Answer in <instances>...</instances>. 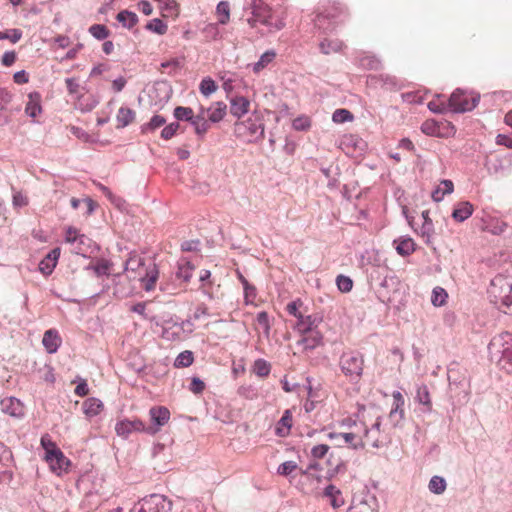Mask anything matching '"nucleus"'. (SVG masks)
Instances as JSON below:
<instances>
[{"label": "nucleus", "mask_w": 512, "mask_h": 512, "mask_svg": "<svg viewBox=\"0 0 512 512\" xmlns=\"http://www.w3.org/2000/svg\"><path fill=\"white\" fill-rule=\"evenodd\" d=\"M339 428L360 437L359 449H363L366 445L379 447L386 439L385 432L381 428L379 412L372 407H360L357 413L341 419Z\"/></svg>", "instance_id": "obj_1"}, {"label": "nucleus", "mask_w": 512, "mask_h": 512, "mask_svg": "<svg viewBox=\"0 0 512 512\" xmlns=\"http://www.w3.org/2000/svg\"><path fill=\"white\" fill-rule=\"evenodd\" d=\"M125 271L130 279H138L146 291H152L156 287L159 271L154 263L145 265L141 256L131 253L125 263Z\"/></svg>", "instance_id": "obj_2"}, {"label": "nucleus", "mask_w": 512, "mask_h": 512, "mask_svg": "<svg viewBox=\"0 0 512 512\" xmlns=\"http://www.w3.org/2000/svg\"><path fill=\"white\" fill-rule=\"evenodd\" d=\"M490 360L506 373L512 374V333L503 332L492 338L488 345Z\"/></svg>", "instance_id": "obj_3"}, {"label": "nucleus", "mask_w": 512, "mask_h": 512, "mask_svg": "<svg viewBox=\"0 0 512 512\" xmlns=\"http://www.w3.org/2000/svg\"><path fill=\"white\" fill-rule=\"evenodd\" d=\"M488 294L493 302L504 313L512 314V277L497 275L490 284Z\"/></svg>", "instance_id": "obj_4"}, {"label": "nucleus", "mask_w": 512, "mask_h": 512, "mask_svg": "<svg viewBox=\"0 0 512 512\" xmlns=\"http://www.w3.org/2000/svg\"><path fill=\"white\" fill-rule=\"evenodd\" d=\"M347 17L339 3H328L315 17V25L324 31H334Z\"/></svg>", "instance_id": "obj_5"}, {"label": "nucleus", "mask_w": 512, "mask_h": 512, "mask_svg": "<svg viewBox=\"0 0 512 512\" xmlns=\"http://www.w3.org/2000/svg\"><path fill=\"white\" fill-rule=\"evenodd\" d=\"M340 368L351 381L359 380L364 368L363 356L356 352L344 353L340 358Z\"/></svg>", "instance_id": "obj_6"}, {"label": "nucleus", "mask_w": 512, "mask_h": 512, "mask_svg": "<svg viewBox=\"0 0 512 512\" xmlns=\"http://www.w3.org/2000/svg\"><path fill=\"white\" fill-rule=\"evenodd\" d=\"M172 502L164 495L151 494L140 500L131 512H170Z\"/></svg>", "instance_id": "obj_7"}, {"label": "nucleus", "mask_w": 512, "mask_h": 512, "mask_svg": "<svg viewBox=\"0 0 512 512\" xmlns=\"http://www.w3.org/2000/svg\"><path fill=\"white\" fill-rule=\"evenodd\" d=\"M272 10L263 0H252L251 17L247 19L250 27L255 28L258 24L271 25Z\"/></svg>", "instance_id": "obj_8"}, {"label": "nucleus", "mask_w": 512, "mask_h": 512, "mask_svg": "<svg viewBox=\"0 0 512 512\" xmlns=\"http://www.w3.org/2000/svg\"><path fill=\"white\" fill-rule=\"evenodd\" d=\"M421 130L424 134L436 137H449L455 134L454 126L448 121H435L428 119L421 125Z\"/></svg>", "instance_id": "obj_9"}, {"label": "nucleus", "mask_w": 512, "mask_h": 512, "mask_svg": "<svg viewBox=\"0 0 512 512\" xmlns=\"http://www.w3.org/2000/svg\"><path fill=\"white\" fill-rule=\"evenodd\" d=\"M477 104L475 98L468 95L466 92L462 90H455L450 98L448 106L454 112H465L472 110Z\"/></svg>", "instance_id": "obj_10"}, {"label": "nucleus", "mask_w": 512, "mask_h": 512, "mask_svg": "<svg viewBox=\"0 0 512 512\" xmlns=\"http://www.w3.org/2000/svg\"><path fill=\"white\" fill-rule=\"evenodd\" d=\"M328 438L334 442L337 447H348L354 450H358L360 446V437L353 433H346V431L340 429L339 432L328 433Z\"/></svg>", "instance_id": "obj_11"}, {"label": "nucleus", "mask_w": 512, "mask_h": 512, "mask_svg": "<svg viewBox=\"0 0 512 512\" xmlns=\"http://www.w3.org/2000/svg\"><path fill=\"white\" fill-rule=\"evenodd\" d=\"M152 425L147 427V433L155 434L168 423L170 411L164 406H154L149 410Z\"/></svg>", "instance_id": "obj_12"}, {"label": "nucleus", "mask_w": 512, "mask_h": 512, "mask_svg": "<svg viewBox=\"0 0 512 512\" xmlns=\"http://www.w3.org/2000/svg\"><path fill=\"white\" fill-rule=\"evenodd\" d=\"M44 459L48 463L51 470L57 473L66 471L70 464L69 459L59 448L54 450L52 454H45Z\"/></svg>", "instance_id": "obj_13"}, {"label": "nucleus", "mask_w": 512, "mask_h": 512, "mask_svg": "<svg viewBox=\"0 0 512 512\" xmlns=\"http://www.w3.org/2000/svg\"><path fill=\"white\" fill-rule=\"evenodd\" d=\"M115 430L119 436H128L132 432H147V426L140 419H125L116 424Z\"/></svg>", "instance_id": "obj_14"}, {"label": "nucleus", "mask_w": 512, "mask_h": 512, "mask_svg": "<svg viewBox=\"0 0 512 512\" xmlns=\"http://www.w3.org/2000/svg\"><path fill=\"white\" fill-rule=\"evenodd\" d=\"M322 342L323 335L318 329H316L300 334V339L298 340L297 344L302 347L303 351H308L319 347L322 345Z\"/></svg>", "instance_id": "obj_15"}, {"label": "nucleus", "mask_w": 512, "mask_h": 512, "mask_svg": "<svg viewBox=\"0 0 512 512\" xmlns=\"http://www.w3.org/2000/svg\"><path fill=\"white\" fill-rule=\"evenodd\" d=\"M235 131L240 137H248L254 136L259 132L262 134L264 132V128L262 124L257 123L252 119H248L247 121L237 122L235 124Z\"/></svg>", "instance_id": "obj_16"}, {"label": "nucleus", "mask_w": 512, "mask_h": 512, "mask_svg": "<svg viewBox=\"0 0 512 512\" xmlns=\"http://www.w3.org/2000/svg\"><path fill=\"white\" fill-rule=\"evenodd\" d=\"M292 426H293V414L290 409H287L283 412L282 417L276 423L275 434L278 437L285 438L290 435Z\"/></svg>", "instance_id": "obj_17"}, {"label": "nucleus", "mask_w": 512, "mask_h": 512, "mask_svg": "<svg viewBox=\"0 0 512 512\" xmlns=\"http://www.w3.org/2000/svg\"><path fill=\"white\" fill-rule=\"evenodd\" d=\"M61 343L62 339L59 335V332L56 329H49L45 331L42 339V344L48 353L52 354L57 352Z\"/></svg>", "instance_id": "obj_18"}, {"label": "nucleus", "mask_w": 512, "mask_h": 512, "mask_svg": "<svg viewBox=\"0 0 512 512\" xmlns=\"http://www.w3.org/2000/svg\"><path fill=\"white\" fill-rule=\"evenodd\" d=\"M0 408H1L2 412L6 413L10 416L18 417L23 414L22 403L14 397L3 398L0 401Z\"/></svg>", "instance_id": "obj_19"}, {"label": "nucleus", "mask_w": 512, "mask_h": 512, "mask_svg": "<svg viewBox=\"0 0 512 512\" xmlns=\"http://www.w3.org/2000/svg\"><path fill=\"white\" fill-rule=\"evenodd\" d=\"M320 322L321 318H318L314 315H305L302 319L295 323L294 329L300 335L316 330Z\"/></svg>", "instance_id": "obj_20"}, {"label": "nucleus", "mask_w": 512, "mask_h": 512, "mask_svg": "<svg viewBox=\"0 0 512 512\" xmlns=\"http://www.w3.org/2000/svg\"><path fill=\"white\" fill-rule=\"evenodd\" d=\"M250 109V101L243 96H236L230 100V113L241 118L248 113Z\"/></svg>", "instance_id": "obj_21"}, {"label": "nucleus", "mask_w": 512, "mask_h": 512, "mask_svg": "<svg viewBox=\"0 0 512 512\" xmlns=\"http://www.w3.org/2000/svg\"><path fill=\"white\" fill-rule=\"evenodd\" d=\"M59 256V248H55L52 251H50L39 263L40 272L43 273L44 275H50L53 272L54 268L56 267Z\"/></svg>", "instance_id": "obj_22"}, {"label": "nucleus", "mask_w": 512, "mask_h": 512, "mask_svg": "<svg viewBox=\"0 0 512 512\" xmlns=\"http://www.w3.org/2000/svg\"><path fill=\"white\" fill-rule=\"evenodd\" d=\"M397 253L401 256H409L416 250V243L411 237L402 236L393 241Z\"/></svg>", "instance_id": "obj_23"}, {"label": "nucleus", "mask_w": 512, "mask_h": 512, "mask_svg": "<svg viewBox=\"0 0 512 512\" xmlns=\"http://www.w3.org/2000/svg\"><path fill=\"white\" fill-rule=\"evenodd\" d=\"M41 112V94L36 91L29 93L25 113L32 118H36Z\"/></svg>", "instance_id": "obj_24"}, {"label": "nucleus", "mask_w": 512, "mask_h": 512, "mask_svg": "<svg viewBox=\"0 0 512 512\" xmlns=\"http://www.w3.org/2000/svg\"><path fill=\"white\" fill-rule=\"evenodd\" d=\"M474 211V206L469 201H462L456 204L452 218L457 222H463L468 219Z\"/></svg>", "instance_id": "obj_25"}, {"label": "nucleus", "mask_w": 512, "mask_h": 512, "mask_svg": "<svg viewBox=\"0 0 512 512\" xmlns=\"http://www.w3.org/2000/svg\"><path fill=\"white\" fill-rule=\"evenodd\" d=\"M83 412L88 418L95 417L103 410V403L97 398H88L83 402Z\"/></svg>", "instance_id": "obj_26"}, {"label": "nucleus", "mask_w": 512, "mask_h": 512, "mask_svg": "<svg viewBox=\"0 0 512 512\" xmlns=\"http://www.w3.org/2000/svg\"><path fill=\"white\" fill-rule=\"evenodd\" d=\"M135 119V112L128 107H121L116 116L117 128H124Z\"/></svg>", "instance_id": "obj_27"}, {"label": "nucleus", "mask_w": 512, "mask_h": 512, "mask_svg": "<svg viewBox=\"0 0 512 512\" xmlns=\"http://www.w3.org/2000/svg\"><path fill=\"white\" fill-rule=\"evenodd\" d=\"M344 47V43L339 39H324L320 42L319 48L324 54L338 53Z\"/></svg>", "instance_id": "obj_28"}, {"label": "nucleus", "mask_w": 512, "mask_h": 512, "mask_svg": "<svg viewBox=\"0 0 512 512\" xmlns=\"http://www.w3.org/2000/svg\"><path fill=\"white\" fill-rule=\"evenodd\" d=\"M453 190L454 184L451 180H442L440 185L432 192V199L435 202H440L445 195L451 194Z\"/></svg>", "instance_id": "obj_29"}, {"label": "nucleus", "mask_w": 512, "mask_h": 512, "mask_svg": "<svg viewBox=\"0 0 512 512\" xmlns=\"http://www.w3.org/2000/svg\"><path fill=\"white\" fill-rule=\"evenodd\" d=\"M209 115L208 119L211 122H219L221 121L224 116L226 115L227 106L224 102H215L211 105V107L208 109Z\"/></svg>", "instance_id": "obj_30"}, {"label": "nucleus", "mask_w": 512, "mask_h": 512, "mask_svg": "<svg viewBox=\"0 0 512 512\" xmlns=\"http://www.w3.org/2000/svg\"><path fill=\"white\" fill-rule=\"evenodd\" d=\"M324 495L329 498L333 508H339L344 503L341 492L334 485H328L325 488Z\"/></svg>", "instance_id": "obj_31"}, {"label": "nucleus", "mask_w": 512, "mask_h": 512, "mask_svg": "<svg viewBox=\"0 0 512 512\" xmlns=\"http://www.w3.org/2000/svg\"><path fill=\"white\" fill-rule=\"evenodd\" d=\"M116 19L119 23L122 24L123 27L131 29L138 22V17L134 12H130L128 10H123L119 12L116 16Z\"/></svg>", "instance_id": "obj_32"}, {"label": "nucleus", "mask_w": 512, "mask_h": 512, "mask_svg": "<svg viewBox=\"0 0 512 512\" xmlns=\"http://www.w3.org/2000/svg\"><path fill=\"white\" fill-rule=\"evenodd\" d=\"M216 17L218 24L226 25L230 21V4L227 1H221L216 7Z\"/></svg>", "instance_id": "obj_33"}, {"label": "nucleus", "mask_w": 512, "mask_h": 512, "mask_svg": "<svg viewBox=\"0 0 512 512\" xmlns=\"http://www.w3.org/2000/svg\"><path fill=\"white\" fill-rule=\"evenodd\" d=\"M304 303L298 298L286 305V311L289 315H292L298 320L302 319L306 314L303 311Z\"/></svg>", "instance_id": "obj_34"}, {"label": "nucleus", "mask_w": 512, "mask_h": 512, "mask_svg": "<svg viewBox=\"0 0 512 512\" xmlns=\"http://www.w3.org/2000/svg\"><path fill=\"white\" fill-rule=\"evenodd\" d=\"M192 125L194 126L197 135L202 136L208 131L210 126L205 118L203 107H201L199 114L196 115Z\"/></svg>", "instance_id": "obj_35"}, {"label": "nucleus", "mask_w": 512, "mask_h": 512, "mask_svg": "<svg viewBox=\"0 0 512 512\" xmlns=\"http://www.w3.org/2000/svg\"><path fill=\"white\" fill-rule=\"evenodd\" d=\"M271 365L264 359H257L252 365V372L258 377L265 378L270 374Z\"/></svg>", "instance_id": "obj_36"}, {"label": "nucleus", "mask_w": 512, "mask_h": 512, "mask_svg": "<svg viewBox=\"0 0 512 512\" xmlns=\"http://www.w3.org/2000/svg\"><path fill=\"white\" fill-rule=\"evenodd\" d=\"M416 399L420 404L426 407V411L432 410L430 392L426 385H422L417 389Z\"/></svg>", "instance_id": "obj_37"}, {"label": "nucleus", "mask_w": 512, "mask_h": 512, "mask_svg": "<svg viewBox=\"0 0 512 512\" xmlns=\"http://www.w3.org/2000/svg\"><path fill=\"white\" fill-rule=\"evenodd\" d=\"M447 484L443 477L433 476L428 484V488L430 492L440 495L443 494L446 490Z\"/></svg>", "instance_id": "obj_38"}, {"label": "nucleus", "mask_w": 512, "mask_h": 512, "mask_svg": "<svg viewBox=\"0 0 512 512\" xmlns=\"http://www.w3.org/2000/svg\"><path fill=\"white\" fill-rule=\"evenodd\" d=\"M77 241L84 242L90 241L84 234H80L79 230L75 227H68L65 231V242L75 244Z\"/></svg>", "instance_id": "obj_39"}, {"label": "nucleus", "mask_w": 512, "mask_h": 512, "mask_svg": "<svg viewBox=\"0 0 512 512\" xmlns=\"http://www.w3.org/2000/svg\"><path fill=\"white\" fill-rule=\"evenodd\" d=\"M448 293L442 287H435L431 295V303L435 307H441L446 304Z\"/></svg>", "instance_id": "obj_40"}, {"label": "nucleus", "mask_w": 512, "mask_h": 512, "mask_svg": "<svg viewBox=\"0 0 512 512\" xmlns=\"http://www.w3.org/2000/svg\"><path fill=\"white\" fill-rule=\"evenodd\" d=\"M194 362L193 353L189 350H185L181 352L174 361V367L176 368H185L192 365Z\"/></svg>", "instance_id": "obj_41"}, {"label": "nucleus", "mask_w": 512, "mask_h": 512, "mask_svg": "<svg viewBox=\"0 0 512 512\" xmlns=\"http://www.w3.org/2000/svg\"><path fill=\"white\" fill-rule=\"evenodd\" d=\"M276 56L274 51H267L261 55L260 59L253 65V71L255 73H259L263 70L268 64H270Z\"/></svg>", "instance_id": "obj_42"}, {"label": "nucleus", "mask_w": 512, "mask_h": 512, "mask_svg": "<svg viewBox=\"0 0 512 512\" xmlns=\"http://www.w3.org/2000/svg\"><path fill=\"white\" fill-rule=\"evenodd\" d=\"M392 397H393L394 403H393V407L390 411V417H393L397 412H399V416H400V418H402L404 415V410H403L404 397L399 391H394L392 393Z\"/></svg>", "instance_id": "obj_43"}, {"label": "nucleus", "mask_w": 512, "mask_h": 512, "mask_svg": "<svg viewBox=\"0 0 512 512\" xmlns=\"http://www.w3.org/2000/svg\"><path fill=\"white\" fill-rule=\"evenodd\" d=\"M174 117L177 120L193 122L195 117L194 112L190 107L177 106L174 109Z\"/></svg>", "instance_id": "obj_44"}, {"label": "nucleus", "mask_w": 512, "mask_h": 512, "mask_svg": "<svg viewBox=\"0 0 512 512\" xmlns=\"http://www.w3.org/2000/svg\"><path fill=\"white\" fill-rule=\"evenodd\" d=\"M256 323H257V328L262 329L263 334L266 337H269L271 325H270L268 313L265 311L259 312L256 316Z\"/></svg>", "instance_id": "obj_45"}, {"label": "nucleus", "mask_w": 512, "mask_h": 512, "mask_svg": "<svg viewBox=\"0 0 512 512\" xmlns=\"http://www.w3.org/2000/svg\"><path fill=\"white\" fill-rule=\"evenodd\" d=\"M193 270L194 266L189 261H182L178 266L177 277L187 282L192 277Z\"/></svg>", "instance_id": "obj_46"}, {"label": "nucleus", "mask_w": 512, "mask_h": 512, "mask_svg": "<svg viewBox=\"0 0 512 512\" xmlns=\"http://www.w3.org/2000/svg\"><path fill=\"white\" fill-rule=\"evenodd\" d=\"M90 268L97 276L109 275L111 270V263L105 259H100L92 264Z\"/></svg>", "instance_id": "obj_47"}, {"label": "nucleus", "mask_w": 512, "mask_h": 512, "mask_svg": "<svg viewBox=\"0 0 512 512\" xmlns=\"http://www.w3.org/2000/svg\"><path fill=\"white\" fill-rule=\"evenodd\" d=\"M89 33L98 40H103L109 37L110 30L102 24H93L89 27Z\"/></svg>", "instance_id": "obj_48"}, {"label": "nucleus", "mask_w": 512, "mask_h": 512, "mask_svg": "<svg viewBox=\"0 0 512 512\" xmlns=\"http://www.w3.org/2000/svg\"><path fill=\"white\" fill-rule=\"evenodd\" d=\"M348 512H376L375 508L366 500H354Z\"/></svg>", "instance_id": "obj_49"}, {"label": "nucleus", "mask_w": 512, "mask_h": 512, "mask_svg": "<svg viewBox=\"0 0 512 512\" xmlns=\"http://www.w3.org/2000/svg\"><path fill=\"white\" fill-rule=\"evenodd\" d=\"M146 29L156 34L164 35L168 30V26L161 19L155 18L147 23Z\"/></svg>", "instance_id": "obj_50"}, {"label": "nucleus", "mask_w": 512, "mask_h": 512, "mask_svg": "<svg viewBox=\"0 0 512 512\" xmlns=\"http://www.w3.org/2000/svg\"><path fill=\"white\" fill-rule=\"evenodd\" d=\"M217 88V84L210 77L203 78L199 86L200 92L206 97L214 93Z\"/></svg>", "instance_id": "obj_51"}, {"label": "nucleus", "mask_w": 512, "mask_h": 512, "mask_svg": "<svg viewBox=\"0 0 512 512\" xmlns=\"http://www.w3.org/2000/svg\"><path fill=\"white\" fill-rule=\"evenodd\" d=\"M354 119L353 114L347 109H337L332 115V120L335 123H344L352 121Z\"/></svg>", "instance_id": "obj_52"}, {"label": "nucleus", "mask_w": 512, "mask_h": 512, "mask_svg": "<svg viewBox=\"0 0 512 512\" xmlns=\"http://www.w3.org/2000/svg\"><path fill=\"white\" fill-rule=\"evenodd\" d=\"M336 285L339 291L343 293H348L353 288V281L350 277L341 274L338 275L336 278Z\"/></svg>", "instance_id": "obj_53"}, {"label": "nucleus", "mask_w": 512, "mask_h": 512, "mask_svg": "<svg viewBox=\"0 0 512 512\" xmlns=\"http://www.w3.org/2000/svg\"><path fill=\"white\" fill-rule=\"evenodd\" d=\"M22 37V32L19 29H10L0 31V40L7 39L12 43H17Z\"/></svg>", "instance_id": "obj_54"}, {"label": "nucleus", "mask_w": 512, "mask_h": 512, "mask_svg": "<svg viewBox=\"0 0 512 512\" xmlns=\"http://www.w3.org/2000/svg\"><path fill=\"white\" fill-rule=\"evenodd\" d=\"M298 468V465L294 461H286L279 465L277 473L281 476H288Z\"/></svg>", "instance_id": "obj_55"}, {"label": "nucleus", "mask_w": 512, "mask_h": 512, "mask_svg": "<svg viewBox=\"0 0 512 512\" xmlns=\"http://www.w3.org/2000/svg\"><path fill=\"white\" fill-rule=\"evenodd\" d=\"M40 443H41L42 448L45 450V454H52V452L58 448V446L52 440V438L49 434H44L41 437Z\"/></svg>", "instance_id": "obj_56"}, {"label": "nucleus", "mask_w": 512, "mask_h": 512, "mask_svg": "<svg viewBox=\"0 0 512 512\" xmlns=\"http://www.w3.org/2000/svg\"><path fill=\"white\" fill-rule=\"evenodd\" d=\"M329 449L330 447L327 444L315 445L311 449V456L317 460L323 459L327 455Z\"/></svg>", "instance_id": "obj_57"}, {"label": "nucleus", "mask_w": 512, "mask_h": 512, "mask_svg": "<svg viewBox=\"0 0 512 512\" xmlns=\"http://www.w3.org/2000/svg\"><path fill=\"white\" fill-rule=\"evenodd\" d=\"M360 64L366 69L376 70L380 66V61L374 56H364L360 59Z\"/></svg>", "instance_id": "obj_58"}, {"label": "nucleus", "mask_w": 512, "mask_h": 512, "mask_svg": "<svg viewBox=\"0 0 512 512\" xmlns=\"http://www.w3.org/2000/svg\"><path fill=\"white\" fill-rule=\"evenodd\" d=\"M311 121L306 116H301L293 120L292 126L297 131H305L309 129Z\"/></svg>", "instance_id": "obj_59"}, {"label": "nucleus", "mask_w": 512, "mask_h": 512, "mask_svg": "<svg viewBox=\"0 0 512 512\" xmlns=\"http://www.w3.org/2000/svg\"><path fill=\"white\" fill-rule=\"evenodd\" d=\"M205 383L198 377H193L189 386V390L194 394H201L205 390Z\"/></svg>", "instance_id": "obj_60"}, {"label": "nucleus", "mask_w": 512, "mask_h": 512, "mask_svg": "<svg viewBox=\"0 0 512 512\" xmlns=\"http://www.w3.org/2000/svg\"><path fill=\"white\" fill-rule=\"evenodd\" d=\"M506 229H507V223L502 220L495 219V220H492L490 223V232L493 234H501V233L505 232Z\"/></svg>", "instance_id": "obj_61"}, {"label": "nucleus", "mask_w": 512, "mask_h": 512, "mask_svg": "<svg viewBox=\"0 0 512 512\" xmlns=\"http://www.w3.org/2000/svg\"><path fill=\"white\" fill-rule=\"evenodd\" d=\"M178 128H179V124L178 123H171V124L167 125L161 131V137L166 139V140L172 138L176 134Z\"/></svg>", "instance_id": "obj_62"}, {"label": "nucleus", "mask_w": 512, "mask_h": 512, "mask_svg": "<svg viewBox=\"0 0 512 512\" xmlns=\"http://www.w3.org/2000/svg\"><path fill=\"white\" fill-rule=\"evenodd\" d=\"M166 122L165 118L161 115H154L151 120L149 121V123L146 124V128L147 129H150V130H155L159 127H161L162 125H164Z\"/></svg>", "instance_id": "obj_63"}, {"label": "nucleus", "mask_w": 512, "mask_h": 512, "mask_svg": "<svg viewBox=\"0 0 512 512\" xmlns=\"http://www.w3.org/2000/svg\"><path fill=\"white\" fill-rule=\"evenodd\" d=\"M17 59V55L14 51L5 52L1 58V63L5 67L12 66Z\"/></svg>", "instance_id": "obj_64"}]
</instances>
